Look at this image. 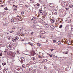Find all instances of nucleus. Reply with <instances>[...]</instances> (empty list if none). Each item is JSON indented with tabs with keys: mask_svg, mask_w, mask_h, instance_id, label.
Instances as JSON below:
<instances>
[{
	"mask_svg": "<svg viewBox=\"0 0 73 73\" xmlns=\"http://www.w3.org/2000/svg\"><path fill=\"white\" fill-rule=\"evenodd\" d=\"M33 22L34 24H36L37 23V21H34Z\"/></svg>",
	"mask_w": 73,
	"mask_h": 73,
	"instance_id": "a19ab883",
	"label": "nucleus"
},
{
	"mask_svg": "<svg viewBox=\"0 0 73 73\" xmlns=\"http://www.w3.org/2000/svg\"><path fill=\"white\" fill-rule=\"evenodd\" d=\"M50 21L52 23H54L55 22L54 20L53 19H51L50 20Z\"/></svg>",
	"mask_w": 73,
	"mask_h": 73,
	"instance_id": "a211bd4d",
	"label": "nucleus"
},
{
	"mask_svg": "<svg viewBox=\"0 0 73 73\" xmlns=\"http://www.w3.org/2000/svg\"><path fill=\"white\" fill-rule=\"evenodd\" d=\"M22 67L23 68H25V64H23L22 65Z\"/></svg>",
	"mask_w": 73,
	"mask_h": 73,
	"instance_id": "4c0bfd02",
	"label": "nucleus"
},
{
	"mask_svg": "<svg viewBox=\"0 0 73 73\" xmlns=\"http://www.w3.org/2000/svg\"><path fill=\"white\" fill-rule=\"evenodd\" d=\"M17 53H19V51H17Z\"/></svg>",
	"mask_w": 73,
	"mask_h": 73,
	"instance_id": "4d7b16f0",
	"label": "nucleus"
},
{
	"mask_svg": "<svg viewBox=\"0 0 73 73\" xmlns=\"http://www.w3.org/2000/svg\"><path fill=\"white\" fill-rule=\"evenodd\" d=\"M19 36H23V34L22 33H19Z\"/></svg>",
	"mask_w": 73,
	"mask_h": 73,
	"instance_id": "58836bf2",
	"label": "nucleus"
},
{
	"mask_svg": "<svg viewBox=\"0 0 73 73\" xmlns=\"http://www.w3.org/2000/svg\"><path fill=\"white\" fill-rule=\"evenodd\" d=\"M5 26H7V24L6 23L5 24Z\"/></svg>",
	"mask_w": 73,
	"mask_h": 73,
	"instance_id": "bf43d9fd",
	"label": "nucleus"
},
{
	"mask_svg": "<svg viewBox=\"0 0 73 73\" xmlns=\"http://www.w3.org/2000/svg\"><path fill=\"white\" fill-rule=\"evenodd\" d=\"M31 60H35L36 58H35V57H33L31 58Z\"/></svg>",
	"mask_w": 73,
	"mask_h": 73,
	"instance_id": "6ab92c4d",
	"label": "nucleus"
},
{
	"mask_svg": "<svg viewBox=\"0 0 73 73\" xmlns=\"http://www.w3.org/2000/svg\"><path fill=\"white\" fill-rule=\"evenodd\" d=\"M15 72L17 73H21L23 72V69L20 67H16Z\"/></svg>",
	"mask_w": 73,
	"mask_h": 73,
	"instance_id": "f257e3e1",
	"label": "nucleus"
},
{
	"mask_svg": "<svg viewBox=\"0 0 73 73\" xmlns=\"http://www.w3.org/2000/svg\"><path fill=\"white\" fill-rule=\"evenodd\" d=\"M68 51H64L63 52V54H68Z\"/></svg>",
	"mask_w": 73,
	"mask_h": 73,
	"instance_id": "aec40b11",
	"label": "nucleus"
},
{
	"mask_svg": "<svg viewBox=\"0 0 73 73\" xmlns=\"http://www.w3.org/2000/svg\"><path fill=\"white\" fill-rule=\"evenodd\" d=\"M14 32V31H10L9 32H10V33H12L13 32Z\"/></svg>",
	"mask_w": 73,
	"mask_h": 73,
	"instance_id": "c03bdc74",
	"label": "nucleus"
},
{
	"mask_svg": "<svg viewBox=\"0 0 73 73\" xmlns=\"http://www.w3.org/2000/svg\"><path fill=\"white\" fill-rule=\"evenodd\" d=\"M7 54L8 55H9V56H12L13 57V56L12 55V52L11 51H10L8 52L7 53Z\"/></svg>",
	"mask_w": 73,
	"mask_h": 73,
	"instance_id": "20e7f679",
	"label": "nucleus"
},
{
	"mask_svg": "<svg viewBox=\"0 0 73 73\" xmlns=\"http://www.w3.org/2000/svg\"><path fill=\"white\" fill-rule=\"evenodd\" d=\"M65 9L66 10H68V9H69V8H66Z\"/></svg>",
	"mask_w": 73,
	"mask_h": 73,
	"instance_id": "5fc2aeb1",
	"label": "nucleus"
},
{
	"mask_svg": "<svg viewBox=\"0 0 73 73\" xmlns=\"http://www.w3.org/2000/svg\"><path fill=\"white\" fill-rule=\"evenodd\" d=\"M39 12L40 13H42V9H40L39 10Z\"/></svg>",
	"mask_w": 73,
	"mask_h": 73,
	"instance_id": "cd10ccee",
	"label": "nucleus"
},
{
	"mask_svg": "<svg viewBox=\"0 0 73 73\" xmlns=\"http://www.w3.org/2000/svg\"><path fill=\"white\" fill-rule=\"evenodd\" d=\"M32 56H35V53H33L32 54Z\"/></svg>",
	"mask_w": 73,
	"mask_h": 73,
	"instance_id": "3c124183",
	"label": "nucleus"
},
{
	"mask_svg": "<svg viewBox=\"0 0 73 73\" xmlns=\"http://www.w3.org/2000/svg\"><path fill=\"white\" fill-rule=\"evenodd\" d=\"M36 5L38 7H39L40 5V4L39 3H38L36 4Z\"/></svg>",
	"mask_w": 73,
	"mask_h": 73,
	"instance_id": "f704fd0d",
	"label": "nucleus"
},
{
	"mask_svg": "<svg viewBox=\"0 0 73 73\" xmlns=\"http://www.w3.org/2000/svg\"><path fill=\"white\" fill-rule=\"evenodd\" d=\"M23 59H24V58H22L20 59V61L21 63H23V62H24V60H23Z\"/></svg>",
	"mask_w": 73,
	"mask_h": 73,
	"instance_id": "4468645a",
	"label": "nucleus"
},
{
	"mask_svg": "<svg viewBox=\"0 0 73 73\" xmlns=\"http://www.w3.org/2000/svg\"><path fill=\"white\" fill-rule=\"evenodd\" d=\"M68 2H64L63 4V7H66L68 6Z\"/></svg>",
	"mask_w": 73,
	"mask_h": 73,
	"instance_id": "7ed1b4c3",
	"label": "nucleus"
},
{
	"mask_svg": "<svg viewBox=\"0 0 73 73\" xmlns=\"http://www.w3.org/2000/svg\"><path fill=\"white\" fill-rule=\"evenodd\" d=\"M27 55H28V56H30V55H29V54H26Z\"/></svg>",
	"mask_w": 73,
	"mask_h": 73,
	"instance_id": "69168bd1",
	"label": "nucleus"
},
{
	"mask_svg": "<svg viewBox=\"0 0 73 73\" xmlns=\"http://www.w3.org/2000/svg\"><path fill=\"white\" fill-rule=\"evenodd\" d=\"M15 5H13V7H15Z\"/></svg>",
	"mask_w": 73,
	"mask_h": 73,
	"instance_id": "680f3d73",
	"label": "nucleus"
},
{
	"mask_svg": "<svg viewBox=\"0 0 73 73\" xmlns=\"http://www.w3.org/2000/svg\"><path fill=\"white\" fill-rule=\"evenodd\" d=\"M34 7H36V5H33Z\"/></svg>",
	"mask_w": 73,
	"mask_h": 73,
	"instance_id": "0e129e2a",
	"label": "nucleus"
},
{
	"mask_svg": "<svg viewBox=\"0 0 73 73\" xmlns=\"http://www.w3.org/2000/svg\"><path fill=\"white\" fill-rule=\"evenodd\" d=\"M51 28L52 29H54V24H52L51 25H50Z\"/></svg>",
	"mask_w": 73,
	"mask_h": 73,
	"instance_id": "9d476101",
	"label": "nucleus"
},
{
	"mask_svg": "<svg viewBox=\"0 0 73 73\" xmlns=\"http://www.w3.org/2000/svg\"><path fill=\"white\" fill-rule=\"evenodd\" d=\"M36 19V17H34L32 19H31L30 20V21H32V20H35Z\"/></svg>",
	"mask_w": 73,
	"mask_h": 73,
	"instance_id": "412c9836",
	"label": "nucleus"
},
{
	"mask_svg": "<svg viewBox=\"0 0 73 73\" xmlns=\"http://www.w3.org/2000/svg\"><path fill=\"white\" fill-rule=\"evenodd\" d=\"M58 57L57 56H56L54 57V60H58Z\"/></svg>",
	"mask_w": 73,
	"mask_h": 73,
	"instance_id": "ddd939ff",
	"label": "nucleus"
},
{
	"mask_svg": "<svg viewBox=\"0 0 73 73\" xmlns=\"http://www.w3.org/2000/svg\"><path fill=\"white\" fill-rule=\"evenodd\" d=\"M3 5H1V7H3Z\"/></svg>",
	"mask_w": 73,
	"mask_h": 73,
	"instance_id": "338daca9",
	"label": "nucleus"
},
{
	"mask_svg": "<svg viewBox=\"0 0 73 73\" xmlns=\"http://www.w3.org/2000/svg\"><path fill=\"white\" fill-rule=\"evenodd\" d=\"M6 70H7V69H4V71H5H5H6Z\"/></svg>",
	"mask_w": 73,
	"mask_h": 73,
	"instance_id": "6e6d98bb",
	"label": "nucleus"
},
{
	"mask_svg": "<svg viewBox=\"0 0 73 73\" xmlns=\"http://www.w3.org/2000/svg\"><path fill=\"white\" fill-rule=\"evenodd\" d=\"M39 22L40 23H41L42 24H44L45 23V22L44 21L42 20H39Z\"/></svg>",
	"mask_w": 73,
	"mask_h": 73,
	"instance_id": "39448f33",
	"label": "nucleus"
},
{
	"mask_svg": "<svg viewBox=\"0 0 73 73\" xmlns=\"http://www.w3.org/2000/svg\"><path fill=\"white\" fill-rule=\"evenodd\" d=\"M44 69H45V70L47 69V68H46V66H44Z\"/></svg>",
	"mask_w": 73,
	"mask_h": 73,
	"instance_id": "49530a36",
	"label": "nucleus"
},
{
	"mask_svg": "<svg viewBox=\"0 0 73 73\" xmlns=\"http://www.w3.org/2000/svg\"><path fill=\"white\" fill-rule=\"evenodd\" d=\"M22 41H24V40L23 39V40H22Z\"/></svg>",
	"mask_w": 73,
	"mask_h": 73,
	"instance_id": "774afa93",
	"label": "nucleus"
},
{
	"mask_svg": "<svg viewBox=\"0 0 73 73\" xmlns=\"http://www.w3.org/2000/svg\"><path fill=\"white\" fill-rule=\"evenodd\" d=\"M42 32V34H43V35H46L47 34V33L45 32V31H43Z\"/></svg>",
	"mask_w": 73,
	"mask_h": 73,
	"instance_id": "2eb2a0df",
	"label": "nucleus"
},
{
	"mask_svg": "<svg viewBox=\"0 0 73 73\" xmlns=\"http://www.w3.org/2000/svg\"><path fill=\"white\" fill-rule=\"evenodd\" d=\"M23 28L22 27H21L18 28V30L19 31H21L23 30Z\"/></svg>",
	"mask_w": 73,
	"mask_h": 73,
	"instance_id": "1a4fd4ad",
	"label": "nucleus"
},
{
	"mask_svg": "<svg viewBox=\"0 0 73 73\" xmlns=\"http://www.w3.org/2000/svg\"><path fill=\"white\" fill-rule=\"evenodd\" d=\"M58 45H59L60 44H61V42L60 41H58Z\"/></svg>",
	"mask_w": 73,
	"mask_h": 73,
	"instance_id": "72a5a7b5",
	"label": "nucleus"
},
{
	"mask_svg": "<svg viewBox=\"0 0 73 73\" xmlns=\"http://www.w3.org/2000/svg\"><path fill=\"white\" fill-rule=\"evenodd\" d=\"M24 13V11H22L21 13V15H23Z\"/></svg>",
	"mask_w": 73,
	"mask_h": 73,
	"instance_id": "a18cd8bd",
	"label": "nucleus"
},
{
	"mask_svg": "<svg viewBox=\"0 0 73 73\" xmlns=\"http://www.w3.org/2000/svg\"><path fill=\"white\" fill-rule=\"evenodd\" d=\"M44 27H45V28H48L49 25L48 24H45L44 25Z\"/></svg>",
	"mask_w": 73,
	"mask_h": 73,
	"instance_id": "6e6552de",
	"label": "nucleus"
},
{
	"mask_svg": "<svg viewBox=\"0 0 73 73\" xmlns=\"http://www.w3.org/2000/svg\"><path fill=\"white\" fill-rule=\"evenodd\" d=\"M49 5L51 7H54V5L53 3H50Z\"/></svg>",
	"mask_w": 73,
	"mask_h": 73,
	"instance_id": "f8f14e48",
	"label": "nucleus"
},
{
	"mask_svg": "<svg viewBox=\"0 0 73 73\" xmlns=\"http://www.w3.org/2000/svg\"><path fill=\"white\" fill-rule=\"evenodd\" d=\"M12 40L13 42H16V40L15 39H12Z\"/></svg>",
	"mask_w": 73,
	"mask_h": 73,
	"instance_id": "dca6fc26",
	"label": "nucleus"
},
{
	"mask_svg": "<svg viewBox=\"0 0 73 73\" xmlns=\"http://www.w3.org/2000/svg\"><path fill=\"white\" fill-rule=\"evenodd\" d=\"M53 42L54 43H55V42H56V40H53Z\"/></svg>",
	"mask_w": 73,
	"mask_h": 73,
	"instance_id": "09e8293b",
	"label": "nucleus"
},
{
	"mask_svg": "<svg viewBox=\"0 0 73 73\" xmlns=\"http://www.w3.org/2000/svg\"><path fill=\"white\" fill-rule=\"evenodd\" d=\"M1 69H2V68L1 67V66L0 65V70H1Z\"/></svg>",
	"mask_w": 73,
	"mask_h": 73,
	"instance_id": "864d4df0",
	"label": "nucleus"
},
{
	"mask_svg": "<svg viewBox=\"0 0 73 73\" xmlns=\"http://www.w3.org/2000/svg\"><path fill=\"white\" fill-rule=\"evenodd\" d=\"M29 45H30L31 46H33V44H32L31 42H29Z\"/></svg>",
	"mask_w": 73,
	"mask_h": 73,
	"instance_id": "bb28decb",
	"label": "nucleus"
},
{
	"mask_svg": "<svg viewBox=\"0 0 73 73\" xmlns=\"http://www.w3.org/2000/svg\"><path fill=\"white\" fill-rule=\"evenodd\" d=\"M15 39L16 40H19V37L18 36H16L15 37Z\"/></svg>",
	"mask_w": 73,
	"mask_h": 73,
	"instance_id": "b1692460",
	"label": "nucleus"
},
{
	"mask_svg": "<svg viewBox=\"0 0 73 73\" xmlns=\"http://www.w3.org/2000/svg\"><path fill=\"white\" fill-rule=\"evenodd\" d=\"M42 15H43V16H46V15H47L46 13H42Z\"/></svg>",
	"mask_w": 73,
	"mask_h": 73,
	"instance_id": "4be33fe9",
	"label": "nucleus"
},
{
	"mask_svg": "<svg viewBox=\"0 0 73 73\" xmlns=\"http://www.w3.org/2000/svg\"><path fill=\"white\" fill-rule=\"evenodd\" d=\"M53 50H54V49H50V50L51 52H52V51H53Z\"/></svg>",
	"mask_w": 73,
	"mask_h": 73,
	"instance_id": "37998d69",
	"label": "nucleus"
},
{
	"mask_svg": "<svg viewBox=\"0 0 73 73\" xmlns=\"http://www.w3.org/2000/svg\"><path fill=\"white\" fill-rule=\"evenodd\" d=\"M62 25H60V26H59V28H62Z\"/></svg>",
	"mask_w": 73,
	"mask_h": 73,
	"instance_id": "c9c22d12",
	"label": "nucleus"
},
{
	"mask_svg": "<svg viewBox=\"0 0 73 73\" xmlns=\"http://www.w3.org/2000/svg\"><path fill=\"white\" fill-rule=\"evenodd\" d=\"M8 51V49H6L5 50L4 52H5V53H7V51Z\"/></svg>",
	"mask_w": 73,
	"mask_h": 73,
	"instance_id": "e433bc0d",
	"label": "nucleus"
},
{
	"mask_svg": "<svg viewBox=\"0 0 73 73\" xmlns=\"http://www.w3.org/2000/svg\"><path fill=\"white\" fill-rule=\"evenodd\" d=\"M5 65H6V63H5V62H4V63H2V65H3V66H4Z\"/></svg>",
	"mask_w": 73,
	"mask_h": 73,
	"instance_id": "7c9ffc66",
	"label": "nucleus"
},
{
	"mask_svg": "<svg viewBox=\"0 0 73 73\" xmlns=\"http://www.w3.org/2000/svg\"><path fill=\"white\" fill-rule=\"evenodd\" d=\"M38 57L39 58H42V56H41L40 55H38Z\"/></svg>",
	"mask_w": 73,
	"mask_h": 73,
	"instance_id": "5701e85b",
	"label": "nucleus"
},
{
	"mask_svg": "<svg viewBox=\"0 0 73 73\" xmlns=\"http://www.w3.org/2000/svg\"><path fill=\"white\" fill-rule=\"evenodd\" d=\"M39 2H40V3H41V2H42V0H39Z\"/></svg>",
	"mask_w": 73,
	"mask_h": 73,
	"instance_id": "8fccbe9b",
	"label": "nucleus"
},
{
	"mask_svg": "<svg viewBox=\"0 0 73 73\" xmlns=\"http://www.w3.org/2000/svg\"><path fill=\"white\" fill-rule=\"evenodd\" d=\"M5 10H6V11H8V9L7 8V7H6L4 8Z\"/></svg>",
	"mask_w": 73,
	"mask_h": 73,
	"instance_id": "c756f323",
	"label": "nucleus"
},
{
	"mask_svg": "<svg viewBox=\"0 0 73 73\" xmlns=\"http://www.w3.org/2000/svg\"><path fill=\"white\" fill-rule=\"evenodd\" d=\"M27 65H30V64H27Z\"/></svg>",
	"mask_w": 73,
	"mask_h": 73,
	"instance_id": "052dcab7",
	"label": "nucleus"
},
{
	"mask_svg": "<svg viewBox=\"0 0 73 73\" xmlns=\"http://www.w3.org/2000/svg\"><path fill=\"white\" fill-rule=\"evenodd\" d=\"M3 15H6V14H7V12L6 11H5L3 13Z\"/></svg>",
	"mask_w": 73,
	"mask_h": 73,
	"instance_id": "a878e982",
	"label": "nucleus"
},
{
	"mask_svg": "<svg viewBox=\"0 0 73 73\" xmlns=\"http://www.w3.org/2000/svg\"><path fill=\"white\" fill-rule=\"evenodd\" d=\"M38 45H39V46H40V44L39 43H38Z\"/></svg>",
	"mask_w": 73,
	"mask_h": 73,
	"instance_id": "13d9d810",
	"label": "nucleus"
},
{
	"mask_svg": "<svg viewBox=\"0 0 73 73\" xmlns=\"http://www.w3.org/2000/svg\"><path fill=\"white\" fill-rule=\"evenodd\" d=\"M69 7H70V8H72L73 7V5H70Z\"/></svg>",
	"mask_w": 73,
	"mask_h": 73,
	"instance_id": "ea45409f",
	"label": "nucleus"
},
{
	"mask_svg": "<svg viewBox=\"0 0 73 73\" xmlns=\"http://www.w3.org/2000/svg\"><path fill=\"white\" fill-rule=\"evenodd\" d=\"M15 21V20H14V19H12L11 20V22H14V21Z\"/></svg>",
	"mask_w": 73,
	"mask_h": 73,
	"instance_id": "2f4dec72",
	"label": "nucleus"
},
{
	"mask_svg": "<svg viewBox=\"0 0 73 73\" xmlns=\"http://www.w3.org/2000/svg\"><path fill=\"white\" fill-rule=\"evenodd\" d=\"M12 29H14L15 30H16V28H15V27H12Z\"/></svg>",
	"mask_w": 73,
	"mask_h": 73,
	"instance_id": "473e14b6",
	"label": "nucleus"
},
{
	"mask_svg": "<svg viewBox=\"0 0 73 73\" xmlns=\"http://www.w3.org/2000/svg\"><path fill=\"white\" fill-rule=\"evenodd\" d=\"M47 54L48 55H49V56H50V57H52V54H49L48 53H47Z\"/></svg>",
	"mask_w": 73,
	"mask_h": 73,
	"instance_id": "f3484780",
	"label": "nucleus"
},
{
	"mask_svg": "<svg viewBox=\"0 0 73 73\" xmlns=\"http://www.w3.org/2000/svg\"><path fill=\"white\" fill-rule=\"evenodd\" d=\"M17 6H15V7L14 8V10H17Z\"/></svg>",
	"mask_w": 73,
	"mask_h": 73,
	"instance_id": "393cba45",
	"label": "nucleus"
},
{
	"mask_svg": "<svg viewBox=\"0 0 73 73\" xmlns=\"http://www.w3.org/2000/svg\"><path fill=\"white\" fill-rule=\"evenodd\" d=\"M3 56V54L1 52H0V56Z\"/></svg>",
	"mask_w": 73,
	"mask_h": 73,
	"instance_id": "c85d7f7f",
	"label": "nucleus"
},
{
	"mask_svg": "<svg viewBox=\"0 0 73 73\" xmlns=\"http://www.w3.org/2000/svg\"><path fill=\"white\" fill-rule=\"evenodd\" d=\"M66 21H68V23H71V20H70V18H68L66 19Z\"/></svg>",
	"mask_w": 73,
	"mask_h": 73,
	"instance_id": "423d86ee",
	"label": "nucleus"
},
{
	"mask_svg": "<svg viewBox=\"0 0 73 73\" xmlns=\"http://www.w3.org/2000/svg\"><path fill=\"white\" fill-rule=\"evenodd\" d=\"M16 20H18L19 21H22V17L21 16H17L15 18Z\"/></svg>",
	"mask_w": 73,
	"mask_h": 73,
	"instance_id": "f03ea898",
	"label": "nucleus"
},
{
	"mask_svg": "<svg viewBox=\"0 0 73 73\" xmlns=\"http://www.w3.org/2000/svg\"><path fill=\"white\" fill-rule=\"evenodd\" d=\"M32 64H33L32 63H30L31 65H32Z\"/></svg>",
	"mask_w": 73,
	"mask_h": 73,
	"instance_id": "e2e57ef3",
	"label": "nucleus"
},
{
	"mask_svg": "<svg viewBox=\"0 0 73 73\" xmlns=\"http://www.w3.org/2000/svg\"><path fill=\"white\" fill-rule=\"evenodd\" d=\"M66 42L67 43V44H68V45H70L72 43V42L70 40L67 41Z\"/></svg>",
	"mask_w": 73,
	"mask_h": 73,
	"instance_id": "0eeeda50",
	"label": "nucleus"
},
{
	"mask_svg": "<svg viewBox=\"0 0 73 73\" xmlns=\"http://www.w3.org/2000/svg\"><path fill=\"white\" fill-rule=\"evenodd\" d=\"M34 33L33 32H31V35H33V34Z\"/></svg>",
	"mask_w": 73,
	"mask_h": 73,
	"instance_id": "79ce46f5",
	"label": "nucleus"
},
{
	"mask_svg": "<svg viewBox=\"0 0 73 73\" xmlns=\"http://www.w3.org/2000/svg\"><path fill=\"white\" fill-rule=\"evenodd\" d=\"M55 15H57V12H55L54 13Z\"/></svg>",
	"mask_w": 73,
	"mask_h": 73,
	"instance_id": "603ef678",
	"label": "nucleus"
},
{
	"mask_svg": "<svg viewBox=\"0 0 73 73\" xmlns=\"http://www.w3.org/2000/svg\"><path fill=\"white\" fill-rule=\"evenodd\" d=\"M40 38H43L44 39H45L46 38V36H42V35H40Z\"/></svg>",
	"mask_w": 73,
	"mask_h": 73,
	"instance_id": "9b49d317",
	"label": "nucleus"
},
{
	"mask_svg": "<svg viewBox=\"0 0 73 73\" xmlns=\"http://www.w3.org/2000/svg\"><path fill=\"white\" fill-rule=\"evenodd\" d=\"M44 61L45 62H47L48 61V60L47 59H45Z\"/></svg>",
	"mask_w": 73,
	"mask_h": 73,
	"instance_id": "de8ad7c7",
	"label": "nucleus"
}]
</instances>
